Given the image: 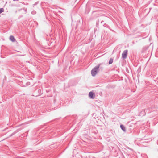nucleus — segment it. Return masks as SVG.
I'll use <instances>...</instances> for the list:
<instances>
[{
    "instance_id": "nucleus-1",
    "label": "nucleus",
    "mask_w": 158,
    "mask_h": 158,
    "mask_svg": "<svg viewBox=\"0 0 158 158\" xmlns=\"http://www.w3.org/2000/svg\"><path fill=\"white\" fill-rule=\"evenodd\" d=\"M100 66V64H99L92 69L91 73L93 76H94L97 74L98 72L99 71V70L98 69Z\"/></svg>"
},
{
    "instance_id": "nucleus-2",
    "label": "nucleus",
    "mask_w": 158,
    "mask_h": 158,
    "mask_svg": "<svg viewBox=\"0 0 158 158\" xmlns=\"http://www.w3.org/2000/svg\"><path fill=\"white\" fill-rule=\"evenodd\" d=\"M127 50H124L122 54V57L123 59H125L126 58L127 55Z\"/></svg>"
},
{
    "instance_id": "nucleus-3",
    "label": "nucleus",
    "mask_w": 158,
    "mask_h": 158,
    "mask_svg": "<svg viewBox=\"0 0 158 158\" xmlns=\"http://www.w3.org/2000/svg\"><path fill=\"white\" fill-rule=\"evenodd\" d=\"M89 96L92 99H94L95 98V94L92 92H90L89 94Z\"/></svg>"
},
{
    "instance_id": "nucleus-4",
    "label": "nucleus",
    "mask_w": 158,
    "mask_h": 158,
    "mask_svg": "<svg viewBox=\"0 0 158 158\" xmlns=\"http://www.w3.org/2000/svg\"><path fill=\"white\" fill-rule=\"evenodd\" d=\"M120 128H121V129L124 132H125L126 131V127H125L123 125H120Z\"/></svg>"
},
{
    "instance_id": "nucleus-5",
    "label": "nucleus",
    "mask_w": 158,
    "mask_h": 158,
    "mask_svg": "<svg viewBox=\"0 0 158 158\" xmlns=\"http://www.w3.org/2000/svg\"><path fill=\"white\" fill-rule=\"evenodd\" d=\"M10 40L12 42H14L15 40L14 37L12 35H11L10 36Z\"/></svg>"
},
{
    "instance_id": "nucleus-6",
    "label": "nucleus",
    "mask_w": 158,
    "mask_h": 158,
    "mask_svg": "<svg viewBox=\"0 0 158 158\" xmlns=\"http://www.w3.org/2000/svg\"><path fill=\"white\" fill-rule=\"evenodd\" d=\"M113 59L112 58H110V59L109 62V64H111L113 63Z\"/></svg>"
},
{
    "instance_id": "nucleus-7",
    "label": "nucleus",
    "mask_w": 158,
    "mask_h": 158,
    "mask_svg": "<svg viewBox=\"0 0 158 158\" xmlns=\"http://www.w3.org/2000/svg\"><path fill=\"white\" fill-rule=\"evenodd\" d=\"M4 11V9L3 8H0V14L2 12H3Z\"/></svg>"
},
{
    "instance_id": "nucleus-8",
    "label": "nucleus",
    "mask_w": 158,
    "mask_h": 158,
    "mask_svg": "<svg viewBox=\"0 0 158 158\" xmlns=\"http://www.w3.org/2000/svg\"><path fill=\"white\" fill-rule=\"evenodd\" d=\"M14 1H16V0H13Z\"/></svg>"
}]
</instances>
